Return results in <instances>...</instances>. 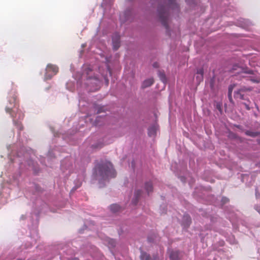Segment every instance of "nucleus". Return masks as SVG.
<instances>
[{
    "label": "nucleus",
    "instance_id": "obj_1",
    "mask_svg": "<svg viewBox=\"0 0 260 260\" xmlns=\"http://www.w3.org/2000/svg\"><path fill=\"white\" fill-rule=\"evenodd\" d=\"M95 174L103 179L116 177V173L112 164L109 161H103L98 165L95 168Z\"/></svg>",
    "mask_w": 260,
    "mask_h": 260
},
{
    "label": "nucleus",
    "instance_id": "obj_2",
    "mask_svg": "<svg viewBox=\"0 0 260 260\" xmlns=\"http://www.w3.org/2000/svg\"><path fill=\"white\" fill-rule=\"evenodd\" d=\"M167 3L165 6H160L158 8V16L162 24L168 29V20L169 17L168 8H174L177 7L176 0H166Z\"/></svg>",
    "mask_w": 260,
    "mask_h": 260
},
{
    "label": "nucleus",
    "instance_id": "obj_3",
    "mask_svg": "<svg viewBox=\"0 0 260 260\" xmlns=\"http://www.w3.org/2000/svg\"><path fill=\"white\" fill-rule=\"evenodd\" d=\"M6 111L7 113H9L11 117L13 118V121L15 125L17 126L18 130L21 131L23 129V126L21 122L17 121V119L22 120L24 117V114L17 107L13 108L6 107Z\"/></svg>",
    "mask_w": 260,
    "mask_h": 260
},
{
    "label": "nucleus",
    "instance_id": "obj_4",
    "mask_svg": "<svg viewBox=\"0 0 260 260\" xmlns=\"http://www.w3.org/2000/svg\"><path fill=\"white\" fill-rule=\"evenodd\" d=\"M87 84L88 85H91L90 90L91 91H96L100 87V81L96 77H94L93 78H89L87 80Z\"/></svg>",
    "mask_w": 260,
    "mask_h": 260
},
{
    "label": "nucleus",
    "instance_id": "obj_5",
    "mask_svg": "<svg viewBox=\"0 0 260 260\" xmlns=\"http://www.w3.org/2000/svg\"><path fill=\"white\" fill-rule=\"evenodd\" d=\"M46 72L47 73H49V72L52 73V74L49 77H47V76H46V78L47 79H50L51 78L52 76H53L58 73V68L56 65H54V64H48L46 68Z\"/></svg>",
    "mask_w": 260,
    "mask_h": 260
},
{
    "label": "nucleus",
    "instance_id": "obj_6",
    "mask_svg": "<svg viewBox=\"0 0 260 260\" xmlns=\"http://www.w3.org/2000/svg\"><path fill=\"white\" fill-rule=\"evenodd\" d=\"M113 48L115 50H117L120 47V36L116 33L112 37Z\"/></svg>",
    "mask_w": 260,
    "mask_h": 260
},
{
    "label": "nucleus",
    "instance_id": "obj_7",
    "mask_svg": "<svg viewBox=\"0 0 260 260\" xmlns=\"http://www.w3.org/2000/svg\"><path fill=\"white\" fill-rule=\"evenodd\" d=\"M141 260H159L157 255H154L152 258L149 254L145 252H141L140 255Z\"/></svg>",
    "mask_w": 260,
    "mask_h": 260
},
{
    "label": "nucleus",
    "instance_id": "obj_8",
    "mask_svg": "<svg viewBox=\"0 0 260 260\" xmlns=\"http://www.w3.org/2000/svg\"><path fill=\"white\" fill-rule=\"evenodd\" d=\"M169 257L171 260H178L179 251L177 250H171L169 251Z\"/></svg>",
    "mask_w": 260,
    "mask_h": 260
},
{
    "label": "nucleus",
    "instance_id": "obj_9",
    "mask_svg": "<svg viewBox=\"0 0 260 260\" xmlns=\"http://www.w3.org/2000/svg\"><path fill=\"white\" fill-rule=\"evenodd\" d=\"M153 83H154L153 79L152 78H149V79L145 80L143 82L142 86L143 88H146V87L150 86L151 85L153 84Z\"/></svg>",
    "mask_w": 260,
    "mask_h": 260
},
{
    "label": "nucleus",
    "instance_id": "obj_10",
    "mask_svg": "<svg viewBox=\"0 0 260 260\" xmlns=\"http://www.w3.org/2000/svg\"><path fill=\"white\" fill-rule=\"evenodd\" d=\"M145 189L148 194L150 193V192H151L153 191L152 183L151 181H148L145 183Z\"/></svg>",
    "mask_w": 260,
    "mask_h": 260
},
{
    "label": "nucleus",
    "instance_id": "obj_11",
    "mask_svg": "<svg viewBox=\"0 0 260 260\" xmlns=\"http://www.w3.org/2000/svg\"><path fill=\"white\" fill-rule=\"evenodd\" d=\"M245 134L251 137H256L259 135V132H252L250 131H247L245 132Z\"/></svg>",
    "mask_w": 260,
    "mask_h": 260
},
{
    "label": "nucleus",
    "instance_id": "obj_12",
    "mask_svg": "<svg viewBox=\"0 0 260 260\" xmlns=\"http://www.w3.org/2000/svg\"><path fill=\"white\" fill-rule=\"evenodd\" d=\"M252 90V88L251 87L243 86V87H241L238 90H237L236 91H240V92L243 93V92H244L250 91Z\"/></svg>",
    "mask_w": 260,
    "mask_h": 260
},
{
    "label": "nucleus",
    "instance_id": "obj_13",
    "mask_svg": "<svg viewBox=\"0 0 260 260\" xmlns=\"http://www.w3.org/2000/svg\"><path fill=\"white\" fill-rule=\"evenodd\" d=\"M158 76L160 79V80L164 83H166L167 82V78L165 75V74L160 71H158Z\"/></svg>",
    "mask_w": 260,
    "mask_h": 260
},
{
    "label": "nucleus",
    "instance_id": "obj_14",
    "mask_svg": "<svg viewBox=\"0 0 260 260\" xmlns=\"http://www.w3.org/2000/svg\"><path fill=\"white\" fill-rule=\"evenodd\" d=\"M120 208V206L117 204H113L110 206V210L114 213L118 211Z\"/></svg>",
    "mask_w": 260,
    "mask_h": 260
},
{
    "label": "nucleus",
    "instance_id": "obj_15",
    "mask_svg": "<svg viewBox=\"0 0 260 260\" xmlns=\"http://www.w3.org/2000/svg\"><path fill=\"white\" fill-rule=\"evenodd\" d=\"M142 192L141 190H137L135 191V200L134 202V203L135 204H137L138 200V198L141 195Z\"/></svg>",
    "mask_w": 260,
    "mask_h": 260
},
{
    "label": "nucleus",
    "instance_id": "obj_16",
    "mask_svg": "<svg viewBox=\"0 0 260 260\" xmlns=\"http://www.w3.org/2000/svg\"><path fill=\"white\" fill-rule=\"evenodd\" d=\"M104 144L101 142H98L95 144L92 145L91 147L93 149H100L104 146Z\"/></svg>",
    "mask_w": 260,
    "mask_h": 260
},
{
    "label": "nucleus",
    "instance_id": "obj_17",
    "mask_svg": "<svg viewBox=\"0 0 260 260\" xmlns=\"http://www.w3.org/2000/svg\"><path fill=\"white\" fill-rule=\"evenodd\" d=\"M235 96L237 98H239L240 100H245L246 99L244 98V95L243 93L240 92V91H235Z\"/></svg>",
    "mask_w": 260,
    "mask_h": 260
},
{
    "label": "nucleus",
    "instance_id": "obj_18",
    "mask_svg": "<svg viewBox=\"0 0 260 260\" xmlns=\"http://www.w3.org/2000/svg\"><path fill=\"white\" fill-rule=\"evenodd\" d=\"M148 135L149 136H153L156 133V128L155 126H152L148 129Z\"/></svg>",
    "mask_w": 260,
    "mask_h": 260
},
{
    "label": "nucleus",
    "instance_id": "obj_19",
    "mask_svg": "<svg viewBox=\"0 0 260 260\" xmlns=\"http://www.w3.org/2000/svg\"><path fill=\"white\" fill-rule=\"evenodd\" d=\"M183 220H186V225L188 226L190 222H191V219L190 217L188 215H185L183 217Z\"/></svg>",
    "mask_w": 260,
    "mask_h": 260
},
{
    "label": "nucleus",
    "instance_id": "obj_20",
    "mask_svg": "<svg viewBox=\"0 0 260 260\" xmlns=\"http://www.w3.org/2000/svg\"><path fill=\"white\" fill-rule=\"evenodd\" d=\"M197 74L201 76V80L202 81L203 80V74H204V70L203 69H199L197 70Z\"/></svg>",
    "mask_w": 260,
    "mask_h": 260
},
{
    "label": "nucleus",
    "instance_id": "obj_21",
    "mask_svg": "<svg viewBox=\"0 0 260 260\" xmlns=\"http://www.w3.org/2000/svg\"><path fill=\"white\" fill-rule=\"evenodd\" d=\"M243 73L249 74H253V71L251 70H246L243 71Z\"/></svg>",
    "mask_w": 260,
    "mask_h": 260
},
{
    "label": "nucleus",
    "instance_id": "obj_22",
    "mask_svg": "<svg viewBox=\"0 0 260 260\" xmlns=\"http://www.w3.org/2000/svg\"><path fill=\"white\" fill-rule=\"evenodd\" d=\"M232 88H231V87H229L228 96H229L230 99H232Z\"/></svg>",
    "mask_w": 260,
    "mask_h": 260
},
{
    "label": "nucleus",
    "instance_id": "obj_23",
    "mask_svg": "<svg viewBox=\"0 0 260 260\" xmlns=\"http://www.w3.org/2000/svg\"><path fill=\"white\" fill-rule=\"evenodd\" d=\"M243 104L245 106V108L247 110H250L251 109L250 107H249V106L248 104H247L246 103H244Z\"/></svg>",
    "mask_w": 260,
    "mask_h": 260
},
{
    "label": "nucleus",
    "instance_id": "obj_24",
    "mask_svg": "<svg viewBox=\"0 0 260 260\" xmlns=\"http://www.w3.org/2000/svg\"><path fill=\"white\" fill-rule=\"evenodd\" d=\"M111 244L112 246H115V242L114 240H111Z\"/></svg>",
    "mask_w": 260,
    "mask_h": 260
},
{
    "label": "nucleus",
    "instance_id": "obj_25",
    "mask_svg": "<svg viewBox=\"0 0 260 260\" xmlns=\"http://www.w3.org/2000/svg\"><path fill=\"white\" fill-rule=\"evenodd\" d=\"M153 67L154 68H158V64L157 62H154L153 64Z\"/></svg>",
    "mask_w": 260,
    "mask_h": 260
},
{
    "label": "nucleus",
    "instance_id": "obj_26",
    "mask_svg": "<svg viewBox=\"0 0 260 260\" xmlns=\"http://www.w3.org/2000/svg\"><path fill=\"white\" fill-rule=\"evenodd\" d=\"M256 210L260 214V206L256 207Z\"/></svg>",
    "mask_w": 260,
    "mask_h": 260
},
{
    "label": "nucleus",
    "instance_id": "obj_27",
    "mask_svg": "<svg viewBox=\"0 0 260 260\" xmlns=\"http://www.w3.org/2000/svg\"><path fill=\"white\" fill-rule=\"evenodd\" d=\"M196 78H197V80H201V76H200V75H198L197 76Z\"/></svg>",
    "mask_w": 260,
    "mask_h": 260
},
{
    "label": "nucleus",
    "instance_id": "obj_28",
    "mask_svg": "<svg viewBox=\"0 0 260 260\" xmlns=\"http://www.w3.org/2000/svg\"><path fill=\"white\" fill-rule=\"evenodd\" d=\"M251 80L253 82H258V81L254 79H251Z\"/></svg>",
    "mask_w": 260,
    "mask_h": 260
},
{
    "label": "nucleus",
    "instance_id": "obj_29",
    "mask_svg": "<svg viewBox=\"0 0 260 260\" xmlns=\"http://www.w3.org/2000/svg\"><path fill=\"white\" fill-rule=\"evenodd\" d=\"M255 106L256 108L257 109H258V106H257V104H255Z\"/></svg>",
    "mask_w": 260,
    "mask_h": 260
},
{
    "label": "nucleus",
    "instance_id": "obj_30",
    "mask_svg": "<svg viewBox=\"0 0 260 260\" xmlns=\"http://www.w3.org/2000/svg\"><path fill=\"white\" fill-rule=\"evenodd\" d=\"M101 112V110H99L98 111V113H100Z\"/></svg>",
    "mask_w": 260,
    "mask_h": 260
},
{
    "label": "nucleus",
    "instance_id": "obj_31",
    "mask_svg": "<svg viewBox=\"0 0 260 260\" xmlns=\"http://www.w3.org/2000/svg\"><path fill=\"white\" fill-rule=\"evenodd\" d=\"M14 101H16V99H15V98L14 99Z\"/></svg>",
    "mask_w": 260,
    "mask_h": 260
}]
</instances>
